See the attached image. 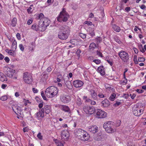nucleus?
I'll return each mask as SVG.
<instances>
[{
  "mask_svg": "<svg viewBox=\"0 0 146 146\" xmlns=\"http://www.w3.org/2000/svg\"><path fill=\"white\" fill-rule=\"evenodd\" d=\"M58 89L56 87L52 86L47 88L45 91V95L49 98H52L58 94Z\"/></svg>",
  "mask_w": 146,
  "mask_h": 146,
  "instance_id": "f257e3e1",
  "label": "nucleus"
},
{
  "mask_svg": "<svg viewBox=\"0 0 146 146\" xmlns=\"http://www.w3.org/2000/svg\"><path fill=\"white\" fill-rule=\"evenodd\" d=\"M60 29L61 31L58 33V37L61 40L66 39L70 35V31L69 28L68 26H65L64 27H62Z\"/></svg>",
  "mask_w": 146,
  "mask_h": 146,
  "instance_id": "f03ea898",
  "label": "nucleus"
},
{
  "mask_svg": "<svg viewBox=\"0 0 146 146\" xmlns=\"http://www.w3.org/2000/svg\"><path fill=\"white\" fill-rule=\"evenodd\" d=\"M3 72L7 76L13 79H17L18 75L15 70L7 66H4L3 68Z\"/></svg>",
  "mask_w": 146,
  "mask_h": 146,
  "instance_id": "7ed1b4c3",
  "label": "nucleus"
},
{
  "mask_svg": "<svg viewBox=\"0 0 146 146\" xmlns=\"http://www.w3.org/2000/svg\"><path fill=\"white\" fill-rule=\"evenodd\" d=\"M75 135L82 140L87 141L89 139L90 137L89 135L85 131L81 129H76L74 131Z\"/></svg>",
  "mask_w": 146,
  "mask_h": 146,
  "instance_id": "20e7f679",
  "label": "nucleus"
},
{
  "mask_svg": "<svg viewBox=\"0 0 146 146\" xmlns=\"http://www.w3.org/2000/svg\"><path fill=\"white\" fill-rule=\"evenodd\" d=\"M144 106L142 104L137 103L133 108V112L134 115L136 116H139L143 112Z\"/></svg>",
  "mask_w": 146,
  "mask_h": 146,
  "instance_id": "39448f33",
  "label": "nucleus"
},
{
  "mask_svg": "<svg viewBox=\"0 0 146 146\" xmlns=\"http://www.w3.org/2000/svg\"><path fill=\"white\" fill-rule=\"evenodd\" d=\"M69 16V15L66 12V9L63 8L58 16L56 18V19L60 22H65L67 21Z\"/></svg>",
  "mask_w": 146,
  "mask_h": 146,
  "instance_id": "423d86ee",
  "label": "nucleus"
},
{
  "mask_svg": "<svg viewBox=\"0 0 146 146\" xmlns=\"http://www.w3.org/2000/svg\"><path fill=\"white\" fill-rule=\"evenodd\" d=\"M103 127L108 133H111L116 131L114 127V122L112 121H108L106 123H104Z\"/></svg>",
  "mask_w": 146,
  "mask_h": 146,
  "instance_id": "0eeeda50",
  "label": "nucleus"
},
{
  "mask_svg": "<svg viewBox=\"0 0 146 146\" xmlns=\"http://www.w3.org/2000/svg\"><path fill=\"white\" fill-rule=\"evenodd\" d=\"M118 55L123 62L126 63L129 61V56L127 52L122 50L119 52Z\"/></svg>",
  "mask_w": 146,
  "mask_h": 146,
  "instance_id": "6e6552de",
  "label": "nucleus"
},
{
  "mask_svg": "<svg viewBox=\"0 0 146 146\" xmlns=\"http://www.w3.org/2000/svg\"><path fill=\"white\" fill-rule=\"evenodd\" d=\"M39 23L40 26L41 27L43 30L44 31L46 29L47 27L49 25L50 20L47 18L44 17L40 20Z\"/></svg>",
  "mask_w": 146,
  "mask_h": 146,
  "instance_id": "1a4fd4ad",
  "label": "nucleus"
},
{
  "mask_svg": "<svg viewBox=\"0 0 146 146\" xmlns=\"http://www.w3.org/2000/svg\"><path fill=\"white\" fill-rule=\"evenodd\" d=\"M23 78L24 81L26 83L30 84L32 83L33 81L32 76L28 72H25L23 74Z\"/></svg>",
  "mask_w": 146,
  "mask_h": 146,
  "instance_id": "9d476101",
  "label": "nucleus"
},
{
  "mask_svg": "<svg viewBox=\"0 0 146 146\" xmlns=\"http://www.w3.org/2000/svg\"><path fill=\"white\" fill-rule=\"evenodd\" d=\"M83 110L86 113L91 115L94 113L95 111V109L93 107L87 106L84 107Z\"/></svg>",
  "mask_w": 146,
  "mask_h": 146,
  "instance_id": "9b49d317",
  "label": "nucleus"
},
{
  "mask_svg": "<svg viewBox=\"0 0 146 146\" xmlns=\"http://www.w3.org/2000/svg\"><path fill=\"white\" fill-rule=\"evenodd\" d=\"M60 99L62 102L66 104L70 102L71 100V98L69 95H62L60 96Z\"/></svg>",
  "mask_w": 146,
  "mask_h": 146,
  "instance_id": "f8f14e48",
  "label": "nucleus"
},
{
  "mask_svg": "<svg viewBox=\"0 0 146 146\" xmlns=\"http://www.w3.org/2000/svg\"><path fill=\"white\" fill-rule=\"evenodd\" d=\"M96 115L99 118H104L107 117V113L102 110L98 109L96 113Z\"/></svg>",
  "mask_w": 146,
  "mask_h": 146,
  "instance_id": "ddd939ff",
  "label": "nucleus"
},
{
  "mask_svg": "<svg viewBox=\"0 0 146 146\" xmlns=\"http://www.w3.org/2000/svg\"><path fill=\"white\" fill-rule=\"evenodd\" d=\"M61 139L62 141H67L69 137V134L67 130L62 131L61 134Z\"/></svg>",
  "mask_w": 146,
  "mask_h": 146,
  "instance_id": "4468645a",
  "label": "nucleus"
},
{
  "mask_svg": "<svg viewBox=\"0 0 146 146\" xmlns=\"http://www.w3.org/2000/svg\"><path fill=\"white\" fill-rule=\"evenodd\" d=\"M31 29L36 31H44L41 27L40 26L39 23L38 25H37L36 23L33 24L31 27Z\"/></svg>",
  "mask_w": 146,
  "mask_h": 146,
  "instance_id": "2eb2a0df",
  "label": "nucleus"
},
{
  "mask_svg": "<svg viewBox=\"0 0 146 146\" xmlns=\"http://www.w3.org/2000/svg\"><path fill=\"white\" fill-rule=\"evenodd\" d=\"M12 108L13 111L17 115H21V111L20 107L17 106L13 105L12 107Z\"/></svg>",
  "mask_w": 146,
  "mask_h": 146,
  "instance_id": "dca6fc26",
  "label": "nucleus"
},
{
  "mask_svg": "<svg viewBox=\"0 0 146 146\" xmlns=\"http://www.w3.org/2000/svg\"><path fill=\"white\" fill-rule=\"evenodd\" d=\"M73 83L74 86L76 88L80 87L84 84V82L81 80H75Z\"/></svg>",
  "mask_w": 146,
  "mask_h": 146,
  "instance_id": "f3484780",
  "label": "nucleus"
},
{
  "mask_svg": "<svg viewBox=\"0 0 146 146\" xmlns=\"http://www.w3.org/2000/svg\"><path fill=\"white\" fill-rule=\"evenodd\" d=\"M90 94L92 98L94 100L98 99V95L96 92L94 90L91 89L90 90Z\"/></svg>",
  "mask_w": 146,
  "mask_h": 146,
  "instance_id": "a211bd4d",
  "label": "nucleus"
},
{
  "mask_svg": "<svg viewBox=\"0 0 146 146\" xmlns=\"http://www.w3.org/2000/svg\"><path fill=\"white\" fill-rule=\"evenodd\" d=\"M58 108L61 110L64 111L65 112H70V109L69 107L67 106L60 105L59 106Z\"/></svg>",
  "mask_w": 146,
  "mask_h": 146,
  "instance_id": "6ab92c4d",
  "label": "nucleus"
},
{
  "mask_svg": "<svg viewBox=\"0 0 146 146\" xmlns=\"http://www.w3.org/2000/svg\"><path fill=\"white\" fill-rule=\"evenodd\" d=\"M88 131L92 133H95L98 131V128L96 125L92 126L88 128Z\"/></svg>",
  "mask_w": 146,
  "mask_h": 146,
  "instance_id": "aec40b11",
  "label": "nucleus"
},
{
  "mask_svg": "<svg viewBox=\"0 0 146 146\" xmlns=\"http://www.w3.org/2000/svg\"><path fill=\"white\" fill-rule=\"evenodd\" d=\"M110 105V102L107 99H105L101 102V106L104 108L108 107Z\"/></svg>",
  "mask_w": 146,
  "mask_h": 146,
  "instance_id": "412c9836",
  "label": "nucleus"
},
{
  "mask_svg": "<svg viewBox=\"0 0 146 146\" xmlns=\"http://www.w3.org/2000/svg\"><path fill=\"white\" fill-rule=\"evenodd\" d=\"M9 40L11 41H13V43L12 44L11 48L13 51H15L17 48V42L16 40H14L13 39H12L11 40L10 39H9Z\"/></svg>",
  "mask_w": 146,
  "mask_h": 146,
  "instance_id": "4be33fe9",
  "label": "nucleus"
},
{
  "mask_svg": "<svg viewBox=\"0 0 146 146\" xmlns=\"http://www.w3.org/2000/svg\"><path fill=\"white\" fill-rule=\"evenodd\" d=\"M104 86L107 91L111 92L114 90L112 86L108 84H104Z\"/></svg>",
  "mask_w": 146,
  "mask_h": 146,
  "instance_id": "5701e85b",
  "label": "nucleus"
},
{
  "mask_svg": "<svg viewBox=\"0 0 146 146\" xmlns=\"http://www.w3.org/2000/svg\"><path fill=\"white\" fill-rule=\"evenodd\" d=\"M45 112L47 114H49L51 111V106L48 105H45L44 107Z\"/></svg>",
  "mask_w": 146,
  "mask_h": 146,
  "instance_id": "b1692460",
  "label": "nucleus"
},
{
  "mask_svg": "<svg viewBox=\"0 0 146 146\" xmlns=\"http://www.w3.org/2000/svg\"><path fill=\"white\" fill-rule=\"evenodd\" d=\"M98 70L102 75H104L105 74L104 67L102 66L99 67L98 68Z\"/></svg>",
  "mask_w": 146,
  "mask_h": 146,
  "instance_id": "393cba45",
  "label": "nucleus"
},
{
  "mask_svg": "<svg viewBox=\"0 0 146 146\" xmlns=\"http://www.w3.org/2000/svg\"><path fill=\"white\" fill-rule=\"evenodd\" d=\"M96 48V44L94 42H92L90 44L89 46V50L91 51H93Z\"/></svg>",
  "mask_w": 146,
  "mask_h": 146,
  "instance_id": "a878e982",
  "label": "nucleus"
},
{
  "mask_svg": "<svg viewBox=\"0 0 146 146\" xmlns=\"http://www.w3.org/2000/svg\"><path fill=\"white\" fill-rule=\"evenodd\" d=\"M0 80L2 82L7 81L6 76L1 72H0Z\"/></svg>",
  "mask_w": 146,
  "mask_h": 146,
  "instance_id": "bb28decb",
  "label": "nucleus"
},
{
  "mask_svg": "<svg viewBox=\"0 0 146 146\" xmlns=\"http://www.w3.org/2000/svg\"><path fill=\"white\" fill-rule=\"evenodd\" d=\"M112 28L115 31L117 32H120L121 30L119 27L115 25H113Z\"/></svg>",
  "mask_w": 146,
  "mask_h": 146,
  "instance_id": "cd10ccee",
  "label": "nucleus"
},
{
  "mask_svg": "<svg viewBox=\"0 0 146 146\" xmlns=\"http://www.w3.org/2000/svg\"><path fill=\"white\" fill-rule=\"evenodd\" d=\"M17 23V19L16 18L14 17L11 21V25L13 27H15V26Z\"/></svg>",
  "mask_w": 146,
  "mask_h": 146,
  "instance_id": "c85d7f7f",
  "label": "nucleus"
},
{
  "mask_svg": "<svg viewBox=\"0 0 146 146\" xmlns=\"http://www.w3.org/2000/svg\"><path fill=\"white\" fill-rule=\"evenodd\" d=\"M15 51H13V50H9V49H7L5 50V52L8 53L9 55L12 56H15V54L14 52Z\"/></svg>",
  "mask_w": 146,
  "mask_h": 146,
  "instance_id": "c756f323",
  "label": "nucleus"
},
{
  "mask_svg": "<svg viewBox=\"0 0 146 146\" xmlns=\"http://www.w3.org/2000/svg\"><path fill=\"white\" fill-rule=\"evenodd\" d=\"M116 94L115 93H112L110 96L109 98V99L111 101H113L115 100Z\"/></svg>",
  "mask_w": 146,
  "mask_h": 146,
  "instance_id": "7c9ffc66",
  "label": "nucleus"
},
{
  "mask_svg": "<svg viewBox=\"0 0 146 146\" xmlns=\"http://www.w3.org/2000/svg\"><path fill=\"white\" fill-rule=\"evenodd\" d=\"M76 102L78 106H80L82 104L81 100L79 97L76 99Z\"/></svg>",
  "mask_w": 146,
  "mask_h": 146,
  "instance_id": "2f4dec72",
  "label": "nucleus"
},
{
  "mask_svg": "<svg viewBox=\"0 0 146 146\" xmlns=\"http://www.w3.org/2000/svg\"><path fill=\"white\" fill-rule=\"evenodd\" d=\"M36 115L37 117H44V115L43 114V113H41L40 111H39L37 112L36 114Z\"/></svg>",
  "mask_w": 146,
  "mask_h": 146,
  "instance_id": "473e14b6",
  "label": "nucleus"
},
{
  "mask_svg": "<svg viewBox=\"0 0 146 146\" xmlns=\"http://www.w3.org/2000/svg\"><path fill=\"white\" fill-rule=\"evenodd\" d=\"M94 139L96 140L99 141L102 138L100 135H95L94 137Z\"/></svg>",
  "mask_w": 146,
  "mask_h": 146,
  "instance_id": "72a5a7b5",
  "label": "nucleus"
},
{
  "mask_svg": "<svg viewBox=\"0 0 146 146\" xmlns=\"http://www.w3.org/2000/svg\"><path fill=\"white\" fill-rule=\"evenodd\" d=\"M55 143L57 146H64L62 143L58 140H56Z\"/></svg>",
  "mask_w": 146,
  "mask_h": 146,
  "instance_id": "f704fd0d",
  "label": "nucleus"
},
{
  "mask_svg": "<svg viewBox=\"0 0 146 146\" xmlns=\"http://www.w3.org/2000/svg\"><path fill=\"white\" fill-rule=\"evenodd\" d=\"M67 84H66V85L67 87L69 89H71L72 87V85L71 83L70 82V81H68V82H67Z\"/></svg>",
  "mask_w": 146,
  "mask_h": 146,
  "instance_id": "c9c22d12",
  "label": "nucleus"
},
{
  "mask_svg": "<svg viewBox=\"0 0 146 146\" xmlns=\"http://www.w3.org/2000/svg\"><path fill=\"white\" fill-rule=\"evenodd\" d=\"M121 123V121L120 120H118L116 121V122L114 123V127H118L120 125Z\"/></svg>",
  "mask_w": 146,
  "mask_h": 146,
  "instance_id": "e433bc0d",
  "label": "nucleus"
},
{
  "mask_svg": "<svg viewBox=\"0 0 146 146\" xmlns=\"http://www.w3.org/2000/svg\"><path fill=\"white\" fill-rule=\"evenodd\" d=\"M125 79L123 80H121L120 82V84L122 85L126 84L127 82V80L125 77V78H124Z\"/></svg>",
  "mask_w": 146,
  "mask_h": 146,
  "instance_id": "4c0bfd02",
  "label": "nucleus"
},
{
  "mask_svg": "<svg viewBox=\"0 0 146 146\" xmlns=\"http://www.w3.org/2000/svg\"><path fill=\"white\" fill-rule=\"evenodd\" d=\"M95 41L97 43H99L102 41V39L101 37H98L95 39Z\"/></svg>",
  "mask_w": 146,
  "mask_h": 146,
  "instance_id": "58836bf2",
  "label": "nucleus"
},
{
  "mask_svg": "<svg viewBox=\"0 0 146 146\" xmlns=\"http://www.w3.org/2000/svg\"><path fill=\"white\" fill-rule=\"evenodd\" d=\"M70 43L72 44L76 45L77 42V41L75 39H72L70 40Z\"/></svg>",
  "mask_w": 146,
  "mask_h": 146,
  "instance_id": "ea45409f",
  "label": "nucleus"
},
{
  "mask_svg": "<svg viewBox=\"0 0 146 146\" xmlns=\"http://www.w3.org/2000/svg\"><path fill=\"white\" fill-rule=\"evenodd\" d=\"M84 25H87L88 26H91L93 25L94 26V25L91 22L88 21H86L84 23Z\"/></svg>",
  "mask_w": 146,
  "mask_h": 146,
  "instance_id": "a19ab883",
  "label": "nucleus"
},
{
  "mask_svg": "<svg viewBox=\"0 0 146 146\" xmlns=\"http://www.w3.org/2000/svg\"><path fill=\"white\" fill-rule=\"evenodd\" d=\"M44 17V14L42 13H40L38 15V16L37 17V19H42Z\"/></svg>",
  "mask_w": 146,
  "mask_h": 146,
  "instance_id": "79ce46f5",
  "label": "nucleus"
},
{
  "mask_svg": "<svg viewBox=\"0 0 146 146\" xmlns=\"http://www.w3.org/2000/svg\"><path fill=\"white\" fill-rule=\"evenodd\" d=\"M105 60L107 62L110 64L111 66H112L113 64V62L111 59H105Z\"/></svg>",
  "mask_w": 146,
  "mask_h": 146,
  "instance_id": "37998d69",
  "label": "nucleus"
},
{
  "mask_svg": "<svg viewBox=\"0 0 146 146\" xmlns=\"http://www.w3.org/2000/svg\"><path fill=\"white\" fill-rule=\"evenodd\" d=\"M41 95L43 98V99L45 100H47V99L45 96L44 92L43 91H42L41 92Z\"/></svg>",
  "mask_w": 146,
  "mask_h": 146,
  "instance_id": "c03bdc74",
  "label": "nucleus"
},
{
  "mask_svg": "<svg viewBox=\"0 0 146 146\" xmlns=\"http://www.w3.org/2000/svg\"><path fill=\"white\" fill-rule=\"evenodd\" d=\"M7 99V96L5 95L1 97H0V100L2 101H5Z\"/></svg>",
  "mask_w": 146,
  "mask_h": 146,
  "instance_id": "a18cd8bd",
  "label": "nucleus"
},
{
  "mask_svg": "<svg viewBox=\"0 0 146 146\" xmlns=\"http://www.w3.org/2000/svg\"><path fill=\"white\" fill-rule=\"evenodd\" d=\"M139 49L140 51L143 53H144L145 52V50H144V47H143V46L142 44H141L139 46Z\"/></svg>",
  "mask_w": 146,
  "mask_h": 146,
  "instance_id": "49530a36",
  "label": "nucleus"
},
{
  "mask_svg": "<svg viewBox=\"0 0 146 146\" xmlns=\"http://www.w3.org/2000/svg\"><path fill=\"white\" fill-rule=\"evenodd\" d=\"M79 36L82 38H85L86 37V35L85 34L80 33L79 34Z\"/></svg>",
  "mask_w": 146,
  "mask_h": 146,
  "instance_id": "de8ad7c7",
  "label": "nucleus"
},
{
  "mask_svg": "<svg viewBox=\"0 0 146 146\" xmlns=\"http://www.w3.org/2000/svg\"><path fill=\"white\" fill-rule=\"evenodd\" d=\"M93 62L97 64H99L101 62V61L99 59H95L93 60Z\"/></svg>",
  "mask_w": 146,
  "mask_h": 146,
  "instance_id": "09e8293b",
  "label": "nucleus"
},
{
  "mask_svg": "<svg viewBox=\"0 0 146 146\" xmlns=\"http://www.w3.org/2000/svg\"><path fill=\"white\" fill-rule=\"evenodd\" d=\"M37 137L40 140H42L43 138L42 136L41 135V133H38L37 136Z\"/></svg>",
  "mask_w": 146,
  "mask_h": 146,
  "instance_id": "8fccbe9b",
  "label": "nucleus"
},
{
  "mask_svg": "<svg viewBox=\"0 0 146 146\" xmlns=\"http://www.w3.org/2000/svg\"><path fill=\"white\" fill-rule=\"evenodd\" d=\"M138 61L139 62H144L145 60V58L144 57H139L138 58Z\"/></svg>",
  "mask_w": 146,
  "mask_h": 146,
  "instance_id": "3c124183",
  "label": "nucleus"
},
{
  "mask_svg": "<svg viewBox=\"0 0 146 146\" xmlns=\"http://www.w3.org/2000/svg\"><path fill=\"white\" fill-rule=\"evenodd\" d=\"M133 61H134V63L135 64H138V62L137 60V56L135 55L134 56L133 58Z\"/></svg>",
  "mask_w": 146,
  "mask_h": 146,
  "instance_id": "603ef678",
  "label": "nucleus"
},
{
  "mask_svg": "<svg viewBox=\"0 0 146 146\" xmlns=\"http://www.w3.org/2000/svg\"><path fill=\"white\" fill-rule=\"evenodd\" d=\"M81 53V50L80 49H78L76 52L77 56L79 58L80 56V54Z\"/></svg>",
  "mask_w": 146,
  "mask_h": 146,
  "instance_id": "864d4df0",
  "label": "nucleus"
},
{
  "mask_svg": "<svg viewBox=\"0 0 146 146\" xmlns=\"http://www.w3.org/2000/svg\"><path fill=\"white\" fill-rule=\"evenodd\" d=\"M98 96L100 98H103L104 97V95L102 93H100L98 94Z\"/></svg>",
  "mask_w": 146,
  "mask_h": 146,
  "instance_id": "5fc2aeb1",
  "label": "nucleus"
},
{
  "mask_svg": "<svg viewBox=\"0 0 146 146\" xmlns=\"http://www.w3.org/2000/svg\"><path fill=\"white\" fill-rule=\"evenodd\" d=\"M19 46L21 50L22 51H23L24 49V48L23 45L22 44H20Z\"/></svg>",
  "mask_w": 146,
  "mask_h": 146,
  "instance_id": "6e6d98bb",
  "label": "nucleus"
},
{
  "mask_svg": "<svg viewBox=\"0 0 146 146\" xmlns=\"http://www.w3.org/2000/svg\"><path fill=\"white\" fill-rule=\"evenodd\" d=\"M97 54L100 57H103V54L102 53H101V52L100 51H98V50H97Z\"/></svg>",
  "mask_w": 146,
  "mask_h": 146,
  "instance_id": "4d7b16f0",
  "label": "nucleus"
},
{
  "mask_svg": "<svg viewBox=\"0 0 146 146\" xmlns=\"http://www.w3.org/2000/svg\"><path fill=\"white\" fill-rule=\"evenodd\" d=\"M4 60L7 63H8L10 61L9 58L7 56H6Z\"/></svg>",
  "mask_w": 146,
  "mask_h": 146,
  "instance_id": "13d9d810",
  "label": "nucleus"
},
{
  "mask_svg": "<svg viewBox=\"0 0 146 146\" xmlns=\"http://www.w3.org/2000/svg\"><path fill=\"white\" fill-rule=\"evenodd\" d=\"M16 37L18 40H20L21 38V35L19 33H17L16 35Z\"/></svg>",
  "mask_w": 146,
  "mask_h": 146,
  "instance_id": "bf43d9fd",
  "label": "nucleus"
},
{
  "mask_svg": "<svg viewBox=\"0 0 146 146\" xmlns=\"http://www.w3.org/2000/svg\"><path fill=\"white\" fill-rule=\"evenodd\" d=\"M136 91L139 93H142L144 92V90H143L139 89L136 90Z\"/></svg>",
  "mask_w": 146,
  "mask_h": 146,
  "instance_id": "052dcab7",
  "label": "nucleus"
},
{
  "mask_svg": "<svg viewBox=\"0 0 146 146\" xmlns=\"http://www.w3.org/2000/svg\"><path fill=\"white\" fill-rule=\"evenodd\" d=\"M32 90L33 92L35 93H37L38 92V90L36 88H33L32 89Z\"/></svg>",
  "mask_w": 146,
  "mask_h": 146,
  "instance_id": "680f3d73",
  "label": "nucleus"
},
{
  "mask_svg": "<svg viewBox=\"0 0 146 146\" xmlns=\"http://www.w3.org/2000/svg\"><path fill=\"white\" fill-rule=\"evenodd\" d=\"M29 129L27 127H25L23 128V131L24 132H28V131Z\"/></svg>",
  "mask_w": 146,
  "mask_h": 146,
  "instance_id": "e2e57ef3",
  "label": "nucleus"
},
{
  "mask_svg": "<svg viewBox=\"0 0 146 146\" xmlns=\"http://www.w3.org/2000/svg\"><path fill=\"white\" fill-rule=\"evenodd\" d=\"M33 21V20L32 19H29L27 22V24L28 25H30L31 24Z\"/></svg>",
  "mask_w": 146,
  "mask_h": 146,
  "instance_id": "0e129e2a",
  "label": "nucleus"
},
{
  "mask_svg": "<svg viewBox=\"0 0 146 146\" xmlns=\"http://www.w3.org/2000/svg\"><path fill=\"white\" fill-rule=\"evenodd\" d=\"M43 102L40 103L38 105V107L39 108H41L43 106Z\"/></svg>",
  "mask_w": 146,
  "mask_h": 146,
  "instance_id": "69168bd1",
  "label": "nucleus"
},
{
  "mask_svg": "<svg viewBox=\"0 0 146 146\" xmlns=\"http://www.w3.org/2000/svg\"><path fill=\"white\" fill-rule=\"evenodd\" d=\"M7 85L4 84H2L1 85V88L3 89H5L7 86Z\"/></svg>",
  "mask_w": 146,
  "mask_h": 146,
  "instance_id": "338daca9",
  "label": "nucleus"
},
{
  "mask_svg": "<svg viewBox=\"0 0 146 146\" xmlns=\"http://www.w3.org/2000/svg\"><path fill=\"white\" fill-rule=\"evenodd\" d=\"M133 50H134L136 54H137L138 53V49L137 48H133Z\"/></svg>",
  "mask_w": 146,
  "mask_h": 146,
  "instance_id": "774afa93",
  "label": "nucleus"
}]
</instances>
